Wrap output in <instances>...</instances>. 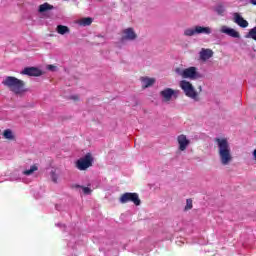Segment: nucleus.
<instances>
[{
	"instance_id": "obj_1",
	"label": "nucleus",
	"mask_w": 256,
	"mask_h": 256,
	"mask_svg": "<svg viewBox=\"0 0 256 256\" xmlns=\"http://www.w3.org/2000/svg\"><path fill=\"white\" fill-rule=\"evenodd\" d=\"M215 143L218 149V156L221 165H230L233 161V154L231 153V145L229 140L225 137L215 138Z\"/></svg>"
},
{
	"instance_id": "obj_2",
	"label": "nucleus",
	"mask_w": 256,
	"mask_h": 256,
	"mask_svg": "<svg viewBox=\"0 0 256 256\" xmlns=\"http://www.w3.org/2000/svg\"><path fill=\"white\" fill-rule=\"evenodd\" d=\"M2 83L14 95H23L27 91L25 89V82L13 76H7Z\"/></svg>"
},
{
	"instance_id": "obj_3",
	"label": "nucleus",
	"mask_w": 256,
	"mask_h": 256,
	"mask_svg": "<svg viewBox=\"0 0 256 256\" xmlns=\"http://www.w3.org/2000/svg\"><path fill=\"white\" fill-rule=\"evenodd\" d=\"M175 73L182 79H191L195 81L196 79H200L201 73H199V69L195 66H191L188 68H184L183 66H178L175 68Z\"/></svg>"
},
{
	"instance_id": "obj_4",
	"label": "nucleus",
	"mask_w": 256,
	"mask_h": 256,
	"mask_svg": "<svg viewBox=\"0 0 256 256\" xmlns=\"http://www.w3.org/2000/svg\"><path fill=\"white\" fill-rule=\"evenodd\" d=\"M179 87L182 89L186 97L193 99L194 101H199V92L195 89V86L190 81L182 80L179 82Z\"/></svg>"
},
{
	"instance_id": "obj_5",
	"label": "nucleus",
	"mask_w": 256,
	"mask_h": 256,
	"mask_svg": "<svg viewBox=\"0 0 256 256\" xmlns=\"http://www.w3.org/2000/svg\"><path fill=\"white\" fill-rule=\"evenodd\" d=\"M177 95H179V92L172 88H164L159 92L160 99L163 103H170L173 99H177Z\"/></svg>"
},
{
	"instance_id": "obj_6",
	"label": "nucleus",
	"mask_w": 256,
	"mask_h": 256,
	"mask_svg": "<svg viewBox=\"0 0 256 256\" xmlns=\"http://www.w3.org/2000/svg\"><path fill=\"white\" fill-rule=\"evenodd\" d=\"M93 166V155L91 153L86 154L76 161V167L79 171H86L89 167Z\"/></svg>"
},
{
	"instance_id": "obj_7",
	"label": "nucleus",
	"mask_w": 256,
	"mask_h": 256,
	"mask_svg": "<svg viewBox=\"0 0 256 256\" xmlns=\"http://www.w3.org/2000/svg\"><path fill=\"white\" fill-rule=\"evenodd\" d=\"M121 41H137L139 35L133 27H126L121 30Z\"/></svg>"
},
{
	"instance_id": "obj_8",
	"label": "nucleus",
	"mask_w": 256,
	"mask_h": 256,
	"mask_svg": "<svg viewBox=\"0 0 256 256\" xmlns=\"http://www.w3.org/2000/svg\"><path fill=\"white\" fill-rule=\"evenodd\" d=\"M119 201L122 204L131 202L137 206L141 205V200L139 199V194L137 193L126 192L120 196Z\"/></svg>"
},
{
	"instance_id": "obj_9",
	"label": "nucleus",
	"mask_w": 256,
	"mask_h": 256,
	"mask_svg": "<svg viewBox=\"0 0 256 256\" xmlns=\"http://www.w3.org/2000/svg\"><path fill=\"white\" fill-rule=\"evenodd\" d=\"M232 21L238 25V27H241V29H247V27H249V22L245 20L239 12L232 13Z\"/></svg>"
},
{
	"instance_id": "obj_10",
	"label": "nucleus",
	"mask_w": 256,
	"mask_h": 256,
	"mask_svg": "<svg viewBox=\"0 0 256 256\" xmlns=\"http://www.w3.org/2000/svg\"><path fill=\"white\" fill-rule=\"evenodd\" d=\"M220 33L228 35V37H232V39H241V33L227 25H223L220 27Z\"/></svg>"
},
{
	"instance_id": "obj_11",
	"label": "nucleus",
	"mask_w": 256,
	"mask_h": 256,
	"mask_svg": "<svg viewBox=\"0 0 256 256\" xmlns=\"http://www.w3.org/2000/svg\"><path fill=\"white\" fill-rule=\"evenodd\" d=\"M177 143L179 151H187V147L191 145V140L185 134H181L177 137Z\"/></svg>"
},
{
	"instance_id": "obj_12",
	"label": "nucleus",
	"mask_w": 256,
	"mask_h": 256,
	"mask_svg": "<svg viewBox=\"0 0 256 256\" xmlns=\"http://www.w3.org/2000/svg\"><path fill=\"white\" fill-rule=\"evenodd\" d=\"M22 75H29L30 77H41V75H43V71H41L39 68L29 67L22 71Z\"/></svg>"
},
{
	"instance_id": "obj_13",
	"label": "nucleus",
	"mask_w": 256,
	"mask_h": 256,
	"mask_svg": "<svg viewBox=\"0 0 256 256\" xmlns=\"http://www.w3.org/2000/svg\"><path fill=\"white\" fill-rule=\"evenodd\" d=\"M156 79L153 77H141L140 78V83H141V87L142 89H149V87H153L156 83Z\"/></svg>"
},
{
	"instance_id": "obj_14",
	"label": "nucleus",
	"mask_w": 256,
	"mask_h": 256,
	"mask_svg": "<svg viewBox=\"0 0 256 256\" xmlns=\"http://www.w3.org/2000/svg\"><path fill=\"white\" fill-rule=\"evenodd\" d=\"M213 57V50L202 48L199 52L200 61H209Z\"/></svg>"
},
{
	"instance_id": "obj_15",
	"label": "nucleus",
	"mask_w": 256,
	"mask_h": 256,
	"mask_svg": "<svg viewBox=\"0 0 256 256\" xmlns=\"http://www.w3.org/2000/svg\"><path fill=\"white\" fill-rule=\"evenodd\" d=\"M213 29L209 26H196V35H211Z\"/></svg>"
},
{
	"instance_id": "obj_16",
	"label": "nucleus",
	"mask_w": 256,
	"mask_h": 256,
	"mask_svg": "<svg viewBox=\"0 0 256 256\" xmlns=\"http://www.w3.org/2000/svg\"><path fill=\"white\" fill-rule=\"evenodd\" d=\"M93 23V18L91 17H84L76 20V25H79V27H89Z\"/></svg>"
},
{
	"instance_id": "obj_17",
	"label": "nucleus",
	"mask_w": 256,
	"mask_h": 256,
	"mask_svg": "<svg viewBox=\"0 0 256 256\" xmlns=\"http://www.w3.org/2000/svg\"><path fill=\"white\" fill-rule=\"evenodd\" d=\"M56 32L58 35H69V33H71V29L65 25H58L56 27Z\"/></svg>"
},
{
	"instance_id": "obj_18",
	"label": "nucleus",
	"mask_w": 256,
	"mask_h": 256,
	"mask_svg": "<svg viewBox=\"0 0 256 256\" xmlns=\"http://www.w3.org/2000/svg\"><path fill=\"white\" fill-rule=\"evenodd\" d=\"M53 9V5L49 3H44L38 7V13H47V11H53Z\"/></svg>"
},
{
	"instance_id": "obj_19",
	"label": "nucleus",
	"mask_w": 256,
	"mask_h": 256,
	"mask_svg": "<svg viewBox=\"0 0 256 256\" xmlns=\"http://www.w3.org/2000/svg\"><path fill=\"white\" fill-rule=\"evenodd\" d=\"M2 135L4 139H7L8 141H15V132L11 129L4 130Z\"/></svg>"
},
{
	"instance_id": "obj_20",
	"label": "nucleus",
	"mask_w": 256,
	"mask_h": 256,
	"mask_svg": "<svg viewBox=\"0 0 256 256\" xmlns=\"http://www.w3.org/2000/svg\"><path fill=\"white\" fill-rule=\"evenodd\" d=\"M36 171H39V166L37 164H33L32 166H30V168L23 171V175L29 177L33 175V173H35Z\"/></svg>"
},
{
	"instance_id": "obj_21",
	"label": "nucleus",
	"mask_w": 256,
	"mask_h": 256,
	"mask_svg": "<svg viewBox=\"0 0 256 256\" xmlns=\"http://www.w3.org/2000/svg\"><path fill=\"white\" fill-rule=\"evenodd\" d=\"M197 28L196 26H194L193 28H188L186 30H184V35L186 37H193V35H197Z\"/></svg>"
},
{
	"instance_id": "obj_22",
	"label": "nucleus",
	"mask_w": 256,
	"mask_h": 256,
	"mask_svg": "<svg viewBox=\"0 0 256 256\" xmlns=\"http://www.w3.org/2000/svg\"><path fill=\"white\" fill-rule=\"evenodd\" d=\"M50 177L54 183H57V181H59V173H57L56 170H52L50 172Z\"/></svg>"
},
{
	"instance_id": "obj_23",
	"label": "nucleus",
	"mask_w": 256,
	"mask_h": 256,
	"mask_svg": "<svg viewBox=\"0 0 256 256\" xmlns=\"http://www.w3.org/2000/svg\"><path fill=\"white\" fill-rule=\"evenodd\" d=\"M190 209H193V200L187 199L186 200L185 211H190Z\"/></svg>"
},
{
	"instance_id": "obj_24",
	"label": "nucleus",
	"mask_w": 256,
	"mask_h": 256,
	"mask_svg": "<svg viewBox=\"0 0 256 256\" xmlns=\"http://www.w3.org/2000/svg\"><path fill=\"white\" fill-rule=\"evenodd\" d=\"M215 11L218 13V15H223V13H225V8L220 5L215 8Z\"/></svg>"
},
{
	"instance_id": "obj_25",
	"label": "nucleus",
	"mask_w": 256,
	"mask_h": 256,
	"mask_svg": "<svg viewBox=\"0 0 256 256\" xmlns=\"http://www.w3.org/2000/svg\"><path fill=\"white\" fill-rule=\"evenodd\" d=\"M91 191L89 187H82V193H84V195H91Z\"/></svg>"
},
{
	"instance_id": "obj_26",
	"label": "nucleus",
	"mask_w": 256,
	"mask_h": 256,
	"mask_svg": "<svg viewBox=\"0 0 256 256\" xmlns=\"http://www.w3.org/2000/svg\"><path fill=\"white\" fill-rule=\"evenodd\" d=\"M47 69H48L49 71H56V70H57V66H55V65H48V66H47Z\"/></svg>"
},
{
	"instance_id": "obj_27",
	"label": "nucleus",
	"mask_w": 256,
	"mask_h": 256,
	"mask_svg": "<svg viewBox=\"0 0 256 256\" xmlns=\"http://www.w3.org/2000/svg\"><path fill=\"white\" fill-rule=\"evenodd\" d=\"M72 99H73L74 101H79V95L72 96Z\"/></svg>"
},
{
	"instance_id": "obj_28",
	"label": "nucleus",
	"mask_w": 256,
	"mask_h": 256,
	"mask_svg": "<svg viewBox=\"0 0 256 256\" xmlns=\"http://www.w3.org/2000/svg\"><path fill=\"white\" fill-rule=\"evenodd\" d=\"M250 2L252 3V5H256V0H250Z\"/></svg>"
},
{
	"instance_id": "obj_29",
	"label": "nucleus",
	"mask_w": 256,
	"mask_h": 256,
	"mask_svg": "<svg viewBox=\"0 0 256 256\" xmlns=\"http://www.w3.org/2000/svg\"><path fill=\"white\" fill-rule=\"evenodd\" d=\"M253 157L256 159V149L253 151Z\"/></svg>"
}]
</instances>
